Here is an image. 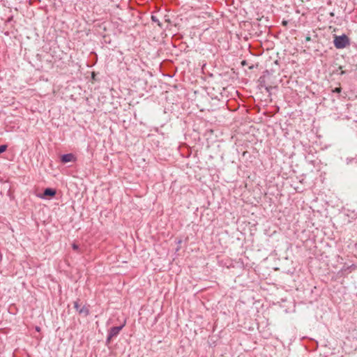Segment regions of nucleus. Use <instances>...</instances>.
I'll return each instance as SVG.
<instances>
[{
    "instance_id": "nucleus-1",
    "label": "nucleus",
    "mask_w": 357,
    "mask_h": 357,
    "mask_svg": "<svg viewBox=\"0 0 357 357\" xmlns=\"http://www.w3.org/2000/svg\"><path fill=\"white\" fill-rule=\"evenodd\" d=\"M271 77V74L268 70H265L263 75L258 79V86L259 88H264L267 92H270L272 86L268 84V80Z\"/></svg>"
},
{
    "instance_id": "nucleus-2",
    "label": "nucleus",
    "mask_w": 357,
    "mask_h": 357,
    "mask_svg": "<svg viewBox=\"0 0 357 357\" xmlns=\"http://www.w3.org/2000/svg\"><path fill=\"white\" fill-rule=\"evenodd\" d=\"M333 43L337 49H343L349 45V39L345 34L335 36Z\"/></svg>"
},
{
    "instance_id": "nucleus-3",
    "label": "nucleus",
    "mask_w": 357,
    "mask_h": 357,
    "mask_svg": "<svg viewBox=\"0 0 357 357\" xmlns=\"http://www.w3.org/2000/svg\"><path fill=\"white\" fill-rule=\"evenodd\" d=\"M123 326L124 325L123 324L119 326L112 327L109 331V333L107 335V342L109 343L113 337H116L119 334L120 331L122 330Z\"/></svg>"
},
{
    "instance_id": "nucleus-4",
    "label": "nucleus",
    "mask_w": 357,
    "mask_h": 357,
    "mask_svg": "<svg viewBox=\"0 0 357 357\" xmlns=\"http://www.w3.org/2000/svg\"><path fill=\"white\" fill-rule=\"evenodd\" d=\"M356 268V266L352 264L351 266H344L337 273L340 277H345L349 273H351Z\"/></svg>"
},
{
    "instance_id": "nucleus-5",
    "label": "nucleus",
    "mask_w": 357,
    "mask_h": 357,
    "mask_svg": "<svg viewBox=\"0 0 357 357\" xmlns=\"http://www.w3.org/2000/svg\"><path fill=\"white\" fill-rule=\"evenodd\" d=\"M74 307L80 314H84V316H87L89 313L88 308L85 306H82L79 304V301H76L74 302Z\"/></svg>"
},
{
    "instance_id": "nucleus-6",
    "label": "nucleus",
    "mask_w": 357,
    "mask_h": 357,
    "mask_svg": "<svg viewBox=\"0 0 357 357\" xmlns=\"http://www.w3.org/2000/svg\"><path fill=\"white\" fill-rule=\"evenodd\" d=\"M75 159V156L72 153L63 154L61 156V160L63 163H67L73 161Z\"/></svg>"
},
{
    "instance_id": "nucleus-7",
    "label": "nucleus",
    "mask_w": 357,
    "mask_h": 357,
    "mask_svg": "<svg viewBox=\"0 0 357 357\" xmlns=\"http://www.w3.org/2000/svg\"><path fill=\"white\" fill-rule=\"evenodd\" d=\"M45 197H54L56 195V190L53 188H45L43 192Z\"/></svg>"
},
{
    "instance_id": "nucleus-8",
    "label": "nucleus",
    "mask_w": 357,
    "mask_h": 357,
    "mask_svg": "<svg viewBox=\"0 0 357 357\" xmlns=\"http://www.w3.org/2000/svg\"><path fill=\"white\" fill-rule=\"evenodd\" d=\"M7 149V145H1L0 146V153H3Z\"/></svg>"
},
{
    "instance_id": "nucleus-9",
    "label": "nucleus",
    "mask_w": 357,
    "mask_h": 357,
    "mask_svg": "<svg viewBox=\"0 0 357 357\" xmlns=\"http://www.w3.org/2000/svg\"><path fill=\"white\" fill-rule=\"evenodd\" d=\"M341 91H342L341 87H337V88H335V89H334L333 90V93H340L341 92Z\"/></svg>"
},
{
    "instance_id": "nucleus-10",
    "label": "nucleus",
    "mask_w": 357,
    "mask_h": 357,
    "mask_svg": "<svg viewBox=\"0 0 357 357\" xmlns=\"http://www.w3.org/2000/svg\"><path fill=\"white\" fill-rule=\"evenodd\" d=\"M72 247H73V249L75 251H77L79 250V246L78 245L75 244V243H73L72 245Z\"/></svg>"
},
{
    "instance_id": "nucleus-11",
    "label": "nucleus",
    "mask_w": 357,
    "mask_h": 357,
    "mask_svg": "<svg viewBox=\"0 0 357 357\" xmlns=\"http://www.w3.org/2000/svg\"><path fill=\"white\" fill-rule=\"evenodd\" d=\"M339 69L341 70L340 73V75H344L346 73V71L345 70H342V66H340L339 67Z\"/></svg>"
},
{
    "instance_id": "nucleus-12",
    "label": "nucleus",
    "mask_w": 357,
    "mask_h": 357,
    "mask_svg": "<svg viewBox=\"0 0 357 357\" xmlns=\"http://www.w3.org/2000/svg\"><path fill=\"white\" fill-rule=\"evenodd\" d=\"M151 19H152V20H153V21H154V22H156V21H157V20H156V18H155V16H152V17H151Z\"/></svg>"
},
{
    "instance_id": "nucleus-13",
    "label": "nucleus",
    "mask_w": 357,
    "mask_h": 357,
    "mask_svg": "<svg viewBox=\"0 0 357 357\" xmlns=\"http://www.w3.org/2000/svg\"><path fill=\"white\" fill-rule=\"evenodd\" d=\"M1 259H2V255H1V253L0 252V261L1 260Z\"/></svg>"
},
{
    "instance_id": "nucleus-14",
    "label": "nucleus",
    "mask_w": 357,
    "mask_h": 357,
    "mask_svg": "<svg viewBox=\"0 0 357 357\" xmlns=\"http://www.w3.org/2000/svg\"><path fill=\"white\" fill-rule=\"evenodd\" d=\"M40 330V328L39 327H36V331H39Z\"/></svg>"
},
{
    "instance_id": "nucleus-15",
    "label": "nucleus",
    "mask_w": 357,
    "mask_h": 357,
    "mask_svg": "<svg viewBox=\"0 0 357 357\" xmlns=\"http://www.w3.org/2000/svg\"><path fill=\"white\" fill-rule=\"evenodd\" d=\"M282 23H283L284 24H287V22L286 21H284Z\"/></svg>"
}]
</instances>
